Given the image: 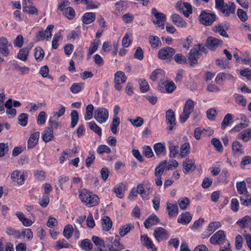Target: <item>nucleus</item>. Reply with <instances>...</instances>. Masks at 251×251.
I'll return each mask as SVG.
<instances>
[{"mask_svg": "<svg viewBox=\"0 0 251 251\" xmlns=\"http://www.w3.org/2000/svg\"><path fill=\"white\" fill-rule=\"evenodd\" d=\"M206 46L202 44H199L194 46L190 50L189 53L188 59L190 65L192 67L195 66L198 64V59L202 52L207 53V49Z\"/></svg>", "mask_w": 251, "mask_h": 251, "instance_id": "obj_1", "label": "nucleus"}, {"mask_svg": "<svg viewBox=\"0 0 251 251\" xmlns=\"http://www.w3.org/2000/svg\"><path fill=\"white\" fill-rule=\"evenodd\" d=\"M108 117V111L104 107H99L94 111V118L100 124L105 123L107 121Z\"/></svg>", "mask_w": 251, "mask_h": 251, "instance_id": "obj_2", "label": "nucleus"}, {"mask_svg": "<svg viewBox=\"0 0 251 251\" xmlns=\"http://www.w3.org/2000/svg\"><path fill=\"white\" fill-rule=\"evenodd\" d=\"M175 50L171 47H166L160 49L158 52V58L160 59L165 60L172 58L175 53Z\"/></svg>", "mask_w": 251, "mask_h": 251, "instance_id": "obj_3", "label": "nucleus"}, {"mask_svg": "<svg viewBox=\"0 0 251 251\" xmlns=\"http://www.w3.org/2000/svg\"><path fill=\"white\" fill-rule=\"evenodd\" d=\"M137 189L143 199H148L149 196L152 192L153 188L151 184H140L137 186Z\"/></svg>", "mask_w": 251, "mask_h": 251, "instance_id": "obj_4", "label": "nucleus"}, {"mask_svg": "<svg viewBox=\"0 0 251 251\" xmlns=\"http://www.w3.org/2000/svg\"><path fill=\"white\" fill-rule=\"evenodd\" d=\"M126 77L124 72L122 71L117 72L114 75L115 88L118 91L122 90L121 84L126 82Z\"/></svg>", "mask_w": 251, "mask_h": 251, "instance_id": "obj_5", "label": "nucleus"}, {"mask_svg": "<svg viewBox=\"0 0 251 251\" xmlns=\"http://www.w3.org/2000/svg\"><path fill=\"white\" fill-rule=\"evenodd\" d=\"M216 20V15L214 14L202 12L200 16V21L205 25H210Z\"/></svg>", "mask_w": 251, "mask_h": 251, "instance_id": "obj_6", "label": "nucleus"}, {"mask_svg": "<svg viewBox=\"0 0 251 251\" xmlns=\"http://www.w3.org/2000/svg\"><path fill=\"white\" fill-rule=\"evenodd\" d=\"M226 234L222 230H219L214 234L210 239L212 244H220L225 240Z\"/></svg>", "mask_w": 251, "mask_h": 251, "instance_id": "obj_7", "label": "nucleus"}, {"mask_svg": "<svg viewBox=\"0 0 251 251\" xmlns=\"http://www.w3.org/2000/svg\"><path fill=\"white\" fill-rule=\"evenodd\" d=\"M166 119L167 124L169 125L168 130H173L174 127L176 125V121L175 114L172 109H170L166 111Z\"/></svg>", "mask_w": 251, "mask_h": 251, "instance_id": "obj_8", "label": "nucleus"}, {"mask_svg": "<svg viewBox=\"0 0 251 251\" xmlns=\"http://www.w3.org/2000/svg\"><path fill=\"white\" fill-rule=\"evenodd\" d=\"M154 236L158 242L166 240L169 238L167 230L161 227H157L154 230Z\"/></svg>", "mask_w": 251, "mask_h": 251, "instance_id": "obj_9", "label": "nucleus"}, {"mask_svg": "<svg viewBox=\"0 0 251 251\" xmlns=\"http://www.w3.org/2000/svg\"><path fill=\"white\" fill-rule=\"evenodd\" d=\"M222 40L210 36L207 38L206 41L205 46L208 49L214 50L216 49L219 45H222Z\"/></svg>", "mask_w": 251, "mask_h": 251, "instance_id": "obj_10", "label": "nucleus"}, {"mask_svg": "<svg viewBox=\"0 0 251 251\" xmlns=\"http://www.w3.org/2000/svg\"><path fill=\"white\" fill-rule=\"evenodd\" d=\"M167 210L170 217H175L178 213V207L176 202L175 203L167 202Z\"/></svg>", "mask_w": 251, "mask_h": 251, "instance_id": "obj_11", "label": "nucleus"}, {"mask_svg": "<svg viewBox=\"0 0 251 251\" xmlns=\"http://www.w3.org/2000/svg\"><path fill=\"white\" fill-rule=\"evenodd\" d=\"M11 178L14 181H16L20 185H23L25 178V176L24 174H21L20 171H14L11 175Z\"/></svg>", "mask_w": 251, "mask_h": 251, "instance_id": "obj_12", "label": "nucleus"}, {"mask_svg": "<svg viewBox=\"0 0 251 251\" xmlns=\"http://www.w3.org/2000/svg\"><path fill=\"white\" fill-rule=\"evenodd\" d=\"M8 41L4 37L0 38V53L3 55L7 56L9 54V50L7 47Z\"/></svg>", "mask_w": 251, "mask_h": 251, "instance_id": "obj_13", "label": "nucleus"}, {"mask_svg": "<svg viewBox=\"0 0 251 251\" xmlns=\"http://www.w3.org/2000/svg\"><path fill=\"white\" fill-rule=\"evenodd\" d=\"M232 150L234 156L241 155L244 153L242 145L237 141H234L232 144Z\"/></svg>", "mask_w": 251, "mask_h": 251, "instance_id": "obj_14", "label": "nucleus"}, {"mask_svg": "<svg viewBox=\"0 0 251 251\" xmlns=\"http://www.w3.org/2000/svg\"><path fill=\"white\" fill-rule=\"evenodd\" d=\"M39 132H35L32 134L27 142L28 149H32L34 148L38 143L39 138Z\"/></svg>", "mask_w": 251, "mask_h": 251, "instance_id": "obj_15", "label": "nucleus"}, {"mask_svg": "<svg viewBox=\"0 0 251 251\" xmlns=\"http://www.w3.org/2000/svg\"><path fill=\"white\" fill-rule=\"evenodd\" d=\"M173 23L177 26L180 27H185L187 23L182 18L177 14H174L172 16Z\"/></svg>", "mask_w": 251, "mask_h": 251, "instance_id": "obj_16", "label": "nucleus"}, {"mask_svg": "<svg viewBox=\"0 0 251 251\" xmlns=\"http://www.w3.org/2000/svg\"><path fill=\"white\" fill-rule=\"evenodd\" d=\"M159 222V220L155 215H151L144 222V225L146 228L155 225Z\"/></svg>", "mask_w": 251, "mask_h": 251, "instance_id": "obj_17", "label": "nucleus"}, {"mask_svg": "<svg viewBox=\"0 0 251 251\" xmlns=\"http://www.w3.org/2000/svg\"><path fill=\"white\" fill-rule=\"evenodd\" d=\"M192 220V216L190 213L185 212L182 213L177 219L179 223L187 225Z\"/></svg>", "mask_w": 251, "mask_h": 251, "instance_id": "obj_18", "label": "nucleus"}, {"mask_svg": "<svg viewBox=\"0 0 251 251\" xmlns=\"http://www.w3.org/2000/svg\"><path fill=\"white\" fill-rule=\"evenodd\" d=\"M101 224L103 230L108 231L112 227V222L108 216H105L101 220Z\"/></svg>", "mask_w": 251, "mask_h": 251, "instance_id": "obj_19", "label": "nucleus"}, {"mask_svg": "<svg viewBox=\"0 0 251 251\" xmlns=\"http://www.w3.org/2000/svg\"><path fill=\"white\" fill-rule=\"evenodd\" d=\"M96 15L94 13L88 12L83 15L82 21L84 24H90L94 21Z\"/></svg>", "mask_w": 251, "mask_h": 251, "instance_id": "obj_20", "label": "nucleus"}, {"mask_svg": "<svg viewBox=\"0 0 251 251\" xmlns=\"http://www.w3.org/2000/svg\"><path fill=\"white\" fill-rule=\"evenodd\" d=\"M238 138L242 139L245 142L249 141L251 138V129L248 128L241 132Z\"/></svg>", "mask_w": 251, "mask_h": 251, "instance_id": "obj_21", "label": "nucleus"}, {"mask_svg": "<svg viewBox=\"0 0 251 251\" xmlns=\"http://www.w3.org/2000/svg\"><path fill=\"white\" fill-rule=\"evenodd\" d=\"M250 224H251V217L248 215L243 217L237 222V224L242 228L246 227Z\"/></svg>", "mask_w": 251, "mask_h": 251, "instance_id": "obj_22", "label": "nucleus"}, {"mask_svg": "<svg viewBox=\"0 0 251 251\" xmlns=\"http://www.w3.org/2000/svg\"><path fill=\"white\" fill-rule=\"evenodd\" d=\"M43 136V140L45 142L51 141L53 138V132L51 128H47Z\"/></svg>", "mask_w": 251, "mask_h": 251, "instance_id": "obj_23", "label": "nucleus"}, {"mask_svg": "<svg viewBox=\"0 0 251 251\" xmlns=\"http://www.w3.org/2000/svg\"><path fill=\"white\" fill-rule=\"evenodd\" d=\"M99 203V198L98 196L96 195L92 194L91 193L86 205L92 207L98 205Z\"/></svg>", "mask_w": 251, "mask_h": 251, "instance_id": "obj_24", "label": "nucleus"}, {"mask_svg": "<svg viewBox=\"0 0 251 251\" xmlns=\"http://www.w3.org/2000/svg\"><path fill=\"white\" fill-rule=\"evenodd\" d=\"M167 161L164 160L161 162L160 164L155 168V176H161L165 169L166 168Z\"/></svg>", "mask_w": 251, "mask_h": 251, "instance_id": "obj_25", "label": "nucleus"}, {"mask_svg": "<svg viewBox=\"0 0 251 251\" xmlns=\"http://www.w3.org/2000/svg\"><path fill=\"white\" fill-rule=\"evenodd\" d=\"M194 106V101L191 100H188L185 102L183 110L190 114L193 111Z\"/></svg>", "mask_w": 251, "mask_h": 251, "instance_id": "obj_26", "label": "nucleus"}, {"mask_svg": "<svg viewBox=\"0 0 251 251\" xmlns=\"http://www.w3.org/2000/svg\"><path fill=\"white\" fill-rule=\"evenodd\" d=\"M162 84L165 88V92L167 93H172L176 88L175 83L173 81H166L163 82Z\"/></svg>", "mask_w": 251, "mask_h": 251, "instance_id": "obj_27", "label": "nucleus"}, {"mask_svg": "<svg viewBox=\"0 0 251 251\" xmlns=\"http://www.w3.org/2000/svg\"><path fill=\"white\" fill-rule=\"evenodd\" d=\"M153 149L157 156L165 154V147L160 143L155 144L153 146Z\"/></svg>", "mask_w": 251, "mask_h": 251, "instance_id": "obj_28", "label": "nucleus"}, {"mask_svg": "<svg viewBox=\"0 0 251 251\" xmlns=\"http://www.w3.org/2000/svg\"><path fill=\"white\" fill-rule=\"evenodd\" d=\"M213 30L224 37L228 38V34L221 25L218 24L215 25L213 27Z\"/></svg>", "mask_w": 251, "mask_h": 251, "instance_id": "obj_29", "label": "nucleus"}, {"mask_svg": "<svg viewBox=\"0 0 251 251\" xmlns=\"http://www.w3.org/2000/svg\"><path fill=\"white\" fill-rule=\"evenodd\" d=\"M94 109V106L91 104H89L86 106L85 115L84 117L85 121L89 120L92 118Z\"/></svg>", "mask_w": 251, "mask_h": 251, "instance_id": "obj_30", "label": "nucleus"}, {"mask_svg": "<svg viewBox=\"0 0 251 251\" xmlns=\"http://www.w3.org/2000/svg\"><path fill=\"white\" fill-rule=\"evenodd\" d=\"M44 51L41 47H37L35 49L34 57L38 61H41L44 57Z\"/></svg>", "mask_w": 251, "mask_h": 251, "instance_id": "obj_31", "label": "nucleus"}, {"mask_svg": "<svg viewBox=\"0 0 251 251\" xmlns=\"http://www.w3.org/2000/svg\"><path fill=\"white\" fill-rule=\"evenodd\" d=\"M90 194L91 192L88 191L87 189H82L79 195V198L81 200L82 202L86 204L90 197Z\"/></svg>", "mask_w": 251, "mask_h": 251, "instance_id": "obj_32", "label": "nucleus"}, {"mask_svg": "<svg viewBox=\"0 0 251 251\" xmlns=\"http://www.w3.org/2000/svg\"><path fill=\"white\" fill-rule=\"evenodd\" d=\"M88 124L91 130L97 133L99 136H100L101 135V129L95 122H89Z\"/></svg>", "mask_w": 251, "mask_h": 251, "instance_id": "obj_33", "label": "nucleus"}, {"mask_svg": "<svg viewBox=\"0 0 251 251\" xmlns=\"http://www.w3.org/2000/svg\"><path fill=\"white\" fill-rule=\"evenodd\" d=\"M236 187L238 193L239 194H246L247 193V189L246 186V183L244 181L237 182Z\"/></svg>", "mask_w": 251, "mask_h": 251, "instance_id": "obj_34", "label": "nucleus"}, {"mask_svg": "<svg viewBox=\"0 0 251 251\" xmlns=\"http://www.w3.org/2000/svg\"><path fill=\"white\" fill-rule=\"evenodd\" d=\"M190 145L188 143H184L180 147L179 156L181 157L185 156L189 153Z\"/></svg>", "mask_w": 251, "mask_h": 251, "instance_id": "obj_35", "label": "nucleus"}, {"mask_svg": "<svg viewBox=\"0 0 251 251\" xmlns=\"http://www.w3.org/2000/svg\"><path fill=\"white\" fill-rule=\"evenodd\" d=\"M73 233V227L71 225H68L64 227L63 230V235L67 239H69Z\"/></svg>", "mask_w": 251, "mask_h": 251, "instance_id": "obj_36", "label": "nucleus"}, {"mask_svg": "<svg viewBox=\"0 0 251 251\" xmlns=\"http://www.w3.org/2000/svg\"><path fill=\"white\" fill-rule=\"evenodd\" d=\"M120 123V118L118 117L113 118L112 124L110 125V129L114 134L117 133V128Z\"/></svg>", "mask_w": 251, "mask_h": 251, "instance_id": "obj_37", "label": "nucleus"}, {"mask_svg": "<svg viewBox=\"0 0 251 251\" xmlns=\"http://www.w3.org/2000/svg\"><path fill=\"white\" fill-rule=\"evenodd\" d=\"M141 240L144 246H146L149 249H153L154 245L151 240L147 235H144L141 236Z\"/></svg>", "mask_w": 251, "mask_h": 251, "instance_id": "obj_38", "label": "nucleus"}, {"mask_svg": "<svg viewBox=\"0 0 251 251\" xmlns=\"http://www.w3.org/2000/svg\"><path fill=\"white\" fill-rule=\"evenodd\" d=\"M84 87L83 83H73L70 88L71 91L74 94H76L80 92Z\"/></svg>", "mask_w": 251, "mask_h": 251, "instance_id": "obj_39", "label": "nucleus"}, {"mask_svg": "<svg viewBox=\"0 0 251 251\" xmlns=\"http://www.w3.org/2000/svg\"><path fill=\"white\" fill-rule=\"evenodd\" d=\"M71 126L72 128H74L76 126L78 121V113L77 111L75 110H73L71 112Z\"/></svg>", "mask_w": 251, "mask_h": 251, "instance_id": "obj_40", "label": "nucleus"}, {"mask_svg": "<svg viewBox=\"0 0 251 251\" xmlns=\"http://www.w3.org/2000/svg\"><path fill=\"white\" fill-rule=\"evenodd\" d=\"M164 75L162 70L157 69L152 72L150 75V79L152 81H155L159 76H162Z\"/></svg>", "mask_w": 251, "mask_h": 251, "instance_id": "obj_41", "label": "nucleus"}, {"mask_svg": "<svg viewBox=\"0 0 251 251\" xmlns=\"http://www.w3.org/2000/svg\"><path fill=\"white\" fill-rule=\"evenodd\" d=\"M63 15L68 19H73L75 16V12L74 9L71 7H67L64 11H62Z\"/></svg>", "mask_w": 251, "mask_h": 251, "instance_id": "obj_42", "label": "nucleus"}, {"mask_svg": "<svg viewBox=\"0 0 251 251\" xmlns=\"http://www.w3.org/2000/svg\"><path fill=\"white\" fill-rule=\"evenodd\" d=\"M174 60L179 64H185L187 63L186 57L181 53H177L174 56Z\"/></svg>", "mask_w": 251, "mask_h": 251, "instance_id": "obj_43", "label": "nucleus"}, {"mask_svg": "<svg viewBox=\"0 0 251 251\" xmlns=\"http://www.w3.org/2000/svg\"><path fill=\"white\" fill-rule=\"evenodd\" d=\"M178 202L180 208L182 209H186L190 203V201L188 198L186 197L181 198L178 200Z\"/></svg>", "mask_w": 251, "mask_h": 251, "instance_id": "obj_44", "label": "nucleus"}, {"mask_svg": "<svg viewBox=\"0 0 251 251\" xmlns=\"http://www.w3.org/2000/svg\"><path fill=\"white\" fill-rule=\"evenodd\" d=\"M80 246L85 251H90L93 248V244L87 239H84L81 241Z\"/></svg>", "mask_w": 251, "mask_h": 251, "instance_id": "obj_45", "label": "nucleus"}, {"mask_svg": "<svg viewBox=\"0 0 251 251\" xmlns=\"http://www.w3.org/2000/svg\"><path fill=\"white\" fill-rule=\"evenodd\" d=\"M70 246V245L67 243L65 239H63L56 242L55 249L56 250H59L62 248H68Z\"/></svg>", "mask_w": 251, "mask_h": 251, "instance_id": "obj_46", "label": "nucleus"}, {"mask_svg": "<svg viewBox=\"0 0 251 251\" xmlns=\"http://www.w3.org/2000/svg\"><path fill=\"white\" fill-rule=\"evenodd\" d=\"M149 41L152 48H156L158 47L160 43V39L156 36H150Z\"/></svg>", "mask_w": 251, "mask_h": 251, "instance_id": "obj_47", "label": "nucleus"}, {"mask_svg": "<svg viewBox=\"0 0 251 251\" xmlns=\"http://www.w3.org/2000/svg\"><path fill=\"white\" fill-rule=\"evenodd\" d=\"M216 7L222 12H225V8H227L228 5L225 3L224 0H215Z\"/></svg>", "mask_w": 251, "mask_h": 251, "instance_id": "obj_48", "label": "nucleus"}, {"mask_svg": "<svg viewBox=\"0 0 251 251\" xmlns=\"http://www.w3.org/2000/svg\"><path fill=\"white\" fill-rule=\"evenodd\" d=\"M232 119V116L231 114H227L224 117L221 124V128L225 129L227 126L229 125L230 121Z\"/></svg>", "mask_w": 251, "mask_h": 251, "instance_id": "obj_49", "label": "nucleus"}, {"mask_svg": "<svg viewBox=\"0 0 251 251\" xmlns=\"http://www.w3.org/2000/svg\"><path fill=\"white\" fill-rule=\"evenodd\" d=\"M151 12L157 20L166 21V18L165 15L162 13L158 12L155 8L152 9Z\"/></svg>", "mask_w": 251, "mask_h": 251, "instance_id": "obj_50", "label": "nucleus"}, {"mask_svg": "<svg viewBox=\"0 0 251 251\" xmlns=\"http://www.w3.org/2000/svg\"><path fill=\"white\" fill-rule=\"evenodd\" d=\"M27 119L28 115L27 114H21L18 117L19 124L22 126H25L27 123Z\"/></svg>", "mask_w": 251, "mask_h": 251, "instance_id": "obj_51", "label": "nucleus"}, {"mask_svg": "<svg viewBox=\"0 0 251 251\" xmlns=\"http://www.w3.org/2000/svg\"><path fill=\"white\" fill-rule=\"evenodd\" d=\"M28 54L27 51L23 48L19 50L17 57L18 59L25 61L27 60Z\"/></svg>", "mask_w": 251, "mask_h": 251, "instance_id": "obj_52", "label": "nucleus"}, {"mask_svg": "<svg viewBox=\"0 0 251 251\" xmlns=\"http://www.w3.org/2000/svg\"><path fill=\"white\" fill-rule=\"evenodd\" d=\"M228 7L227 8H225V12H222L225 14L226 15H228L230 13H234L235 10V5L234 3L232 2H229L228 4H227Z\"/></svg>", "mask_w": 251, "mask_h": 251, "instance_id": "obj_53", "label": "nucleus"}, {"mask_svg": "<svg viewBox=\"0 0 251 251\" xmlns=\"http://www.w3.org/2000/svg\"><path fill=\"white\" fill-rule=\"evenodd\" d=\"M140 88L142 92H146L149 89V85L145 79H140L139 81Z\"/></svg>", "mask_w": 251, "mask_h": 251, "instance_id": "obj_54", "label": "nucleus"}, {"mask_svg": "<svg viewBox=\"0 0 251 251\" xmlns=\"http://www.w3.org/2000/svg\"><path fill=\"white\" fill-rule=\"evenodd\" d=\"M129 121L133 126L136 127L141 126L144 123L143 119L140 117H137L136 119H129Z\"/></svg>", "mask_w": 251, "mask_h": 251, "instance_id": "obj_55", "label": "nucleus"}, {"mask_svg": "<svg viewBox=\"0 0 251 251\" xmlns=\"http://www.w3.org/2000/svg\"><path fill=\"white\" fill-rule=\"evenodd\" d=\"M170 150V156L171 157H175V156L178 153V147L174 146L171 144L169 146Z\"/></svg>", "mask_w": 251, "mask_h": 251, "instance_id": "obj_56", "label": "nucleus"}, {"mask_svg": "<svg viewBox=\"0 0 251 251\" xmlns=\"http://www.w3.org/2000/svg\"><path fill=\"white\" fill-rule=\"evenodd\" d=\"M247 118H246L245 122L244 123H241L235 126L232 129L231 131L233 132H237L241 130L242 129L248 126V122H247Z\"/></svg>", "mask_w": 251, "mask_h": 251, "instance_id": "obj_57", "label": "nucleus"}, {"mask_svg": "<svg viewBox=\"0 0 251 251\" xmlns=\"http://www.w3.org/2000/svg\"><path fill=\"white\" fill-rule=\"evenodd\" d=\"M211 143L218 151L220 152L223 151L221 142L218 139L216 138H213Z\"/></svg>", "mask_w": 251, "mask_h": 251, "instance_id": "obj_58", "label": "nucleus"}, {"mask_svg": "<svg viewBox=\"0 0 251 251\" xmlns=\"http://www.w3.org/2000/svg\"><path fill=\"white\" fill-rule=\"evenodd\" d=\"M194 164V163L193 160L186 159L185 161L183 163V167L188 172L190 171Z\"/></svg>", "mask_w": 251, "mask_h": 251, "instance_id": "obj_59", "label": "nucleus"}, {"mask_svg": "<svg viewBox=\"0 0 251 251\" xmlns=\"http://www.w3.org/2000/svg\"><path fill=\"white\" fill-rule=\"evenodd\" d=\"M6 233L9 235H13L14 237L19 238L20 237V233L19 231H16L11 227L7 228Z\"/></svg>", "mask_w": 251, "mask_h": 251, "instance_id": "obj_60", "label": "nucleus"}, {"mask_svg": "<svg viewBox=\"0 0 251 251\" xmlns=\"http://www.w3.org/2000/svg\"><path fill=\"white\" fill-rule=\"evenodd\" d=\"M221 226L219 222H213L210 223L208 226V229L214 232L216 229Z\"/></svg>", "mask_w": 251, "mask_h": 251, "instance_id": "obj_61", "label": "nucleus"}, {"mask_svg": "<svg viewBox=\"0 0 251 251\" xmlns=\"http://www.w3.org/2000/svg\"><path fill=\"white\" fill-rule=\"evenodd\" d=\"M97 151L98 153L100 154L103 153H109L111 152V149L106 145H100L98 147Z\"/></svg>", "mask_w": 251, "mask_h": 251, "instance_id": "obj_62", "label": "nucleus"}, {"mask_svg": "<svg viewBox=\"0 0 251 251\" xmlns=\"http://www.w3.org/2000/svg\"><path fill=\"white\" fill-rule=\"evenodd\" d=\"M183 6L186 9L183 11V14L186 17H188L190 14L192 13V6L188 2H183Z\"/></svg>", "mask_w": 251, "mask_h": 251, "instance_id": "obj_63", "label": "nucleus"}, {"mask_svg": "<svg viewBox=\"0 0 251 251\" xmlns=\"http://www.w3.org/2000/svg\"><path fill=\"white\" fill-rule=\"evenodd\" d=\"M23 43L24 38L23 36L22 35H18L14 41V46L20 48L23 46Z\"/></svg>", "mask_w": 251, "mask_h": 251, "instance_id": "obj_64", "label": "nucleus"}]
</instances>
